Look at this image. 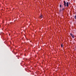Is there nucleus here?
Instances as JSON below:
<instances>
[{"label":"nucleus","mask_w":76,"mask_h":76,"mask_svg":"<svg viewBox=\"0 0 76 76\" xmlns=\"http://www.w3.org/2000/svg\"><path fill=\"white\" fill-rule=\"evenodd\" d=\"M64 8H62V10H61V11H63L64 9H65V7H66V1H64Z\"/></svg>","instance_id":"1"},{"label":"nucleus","mask_w":76,"mask_h":76,"mask_svg":"<svg viewBox=\"0 0 76 76\" xmlns=\"http://www.w3.org/2000/svg\"><path fill=\"white\" fill-rule=\"evenodd\" d=\"M66 6L67 7H69V2H66Z\"/></svg>","instance_id":"2"},{"label":"nucleus","mask_w":76,"mask_h":76,"mask_svg":"<svg viewBox=\"0 0 76 76\" xmlns=\"http://www.w3.org/2000/svg\"><path fill=\"white\" fill-rule=\"evenodd\" d=\"M42 17H43V16H42V15H40V18H42Z\"/></svg>","instance_id":"3"},{"label":"nucleus","mask_w":76,"mask_h":76,"mask_svg":"<svg viewBox=\"0 0 76 76\" xmlns=\"http://www.w3.org/2000/svg\"><path fill=\"white\" fill-rule=\"evenodd\" d=\"M60 8H61V7H62V5H61V4H60L59 6Z\"/></svg>","instance_id":"4"},{"label":"nucleus","mask_w":76,"mask_h":76,"mask_svg":"<svg viewBox=\"0 0 76 76\" xmlns=\"http://www.w3.org/2000/svg\"><path fill=\"white\" fill-rule=\"evenodd\" d=\"M72 37L73 38H75V37L73 35L72 36Z\"/></svg>","instance_id":"5"},{"label":"nucleus","mask_w":76,"mask_h":76,"mask_svg":"<svg viewBox=\"0 0 76 76\" xmlns=\"http://www.w3.org/2000/svg\"><path fill=\"white\" fill-rule=\"evenodd\" d=\"M61 45V47H63V44H62Z\"/></svg>","instance_id":"6"},{"label":"nucleus","mask_w":76,"mask_h":76,"mask_svg":"<svg viewBox=\"0 0 76 76\" xmlns=\"http://www.w3.org/2000/svg\"><path fill=\"white\" fill-rule=\"evenodd\" d=\"M61 10V8H60L59 10V12H60Z\"/></svg>","instance_id":"7"},{"label":"nucleus","mask_w":76,"mask_h":76,"mask_svg":"<svg viewBox=\"0 0 76 76\" xmlns=\"http://www.w3.org/2000/svg\"><path fill=\"white\" fill-rule=\"evenodd\" d=\"M70 35H71V36H72L73 35V34H71V33L70 34Z\"/></svg>","instance_id":"8"},{"label":"nucleus","mask_w":76,"mask_h":76,"mask_svg":"<svg viewBox=\"0 0 76 76\" xmlns=\"http://www.w3.org/2000/svg\"><path fill=\"white\" fill-rule=\"evenodd\" d=\"M12 23H10V24H11V25L12 24Z\"/></svg>","instance_id":"9"},{"label":"nucleus","mask_w":76,"mask_h":76,"mask_svg":"<svg viewBox=\"0 0 76 76\" xmlns=\"http://www.w3.org/2000/svg\"><path fill=\"white\" fill-rule=\"evenodd\" d=\"M62 7H63V6H62Z\"/></svg>","instance_id":"10"}]
</instances>
